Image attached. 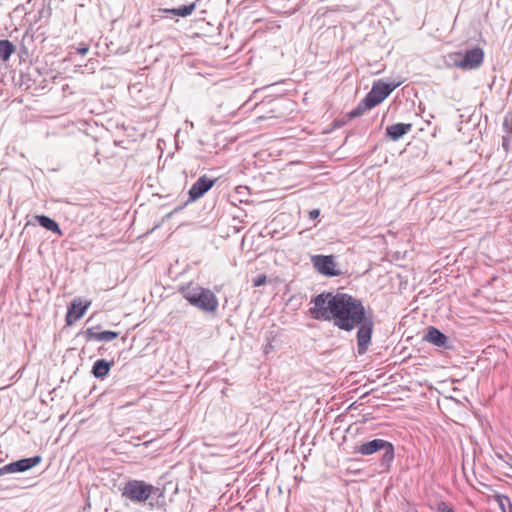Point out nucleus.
Returning a JSON list of instances; mask_svg holds the SVG:
<instances>
[{"instance_id":"5701e85b","label":"nucleus","mask_w":512,"mask_h":512,"mask_svg":"<svg viewBox=\"0 0 512 512\" xmlns=\"http://www.w3.org/2000/svg\"><path fill=\"white\" fill-rule=\"evenodd\" d=\"M88 51H89V46L86 44H83L77 48V53H79L80 55H85L88 53Z\"/></svg>"},{"instance_id":"9b49d317","label":"nucleus","mask_w":512,"mask_h":512,"mask_svg":"<svg viewBox=\"0 0 512 512\" xmlns=\"http://www.w3.org/2000/svg\"><path fill=\"white\" fill-rule=\"evenodd\" d=\"M41 456L37 455L31 458L21 459L8 464V469L12 473L27 471L41 462Z\"/></svg>"},{"instance_id":"4be33fe9","label":"nucleus","mask_w":512,"mask_h":512,"mask_svg":"<svg viewBox=\"0 0 512 512\" xmlns=\"http://www.w3.org/2000/svg\"><path fill=\"white\" fill-rule=\"evenodd\" d=\"M265 283H266V276L265 275H261V276H259L258 278H256L254 280V286L255 287L264 285Z\"/></svg>"},{"instance_id":"dca6fc26","label":"nucleus","mask_w":512,"mask_h":512,"mask_svg":"<svg viewBox=\"0 0 512 512\" xmlns=\"http://www.w3.org/2000/svg\"><path fill=\"white\" fill-rule=\"evenodd\" d=\"M16 46L9 40H0V60L6 62L15 52Z\"/></svg>"},{"instance_id":"b1692460","label":"nucleus","mask_w":512,"mask_h":512,"mask_svg":"<svg viewBox=\"0 0 512 512\" xmlns=\"http://www.w3.org/2000/svg\"><path fill=\"white\" fill-rule=\"evenodd\" d=\"M87 338L88 339H94V340H97V335L99 334V332H94L93 329H88L87 332Z\"/></svg>"},{"instance_id":"7ed1b4c3","label":"nucleus","mask_w":512,"mask_h":512,"mask_svg":"<svg viewBox=\"0 0 512 512\" xmlns=\"http://www.w3.org/2000/svg\"><path fill=\"white\" fill-rule=\"evenodd\" d=\"M155 491L156 488L145 481L130 480L124 485L122 496L132 502L143 503L146 502Z\"/></svg>"},{"instance_id":"6e6552de","label":"nucleus","mask_w":512,"mask_h":512,"mask_svg":"<svg viewBox=\"0 0 512 512\" xmlns=\"http://www.w3.org/2000/svg\"><path fill=\"white\" fill-rule=\"evenodd\" d=\"M359 329L357 332V346L358 353L364 354L368 348V345L371 341L372 331H373V323L371 320L364 319L362 323L359 325Z\"/></svg>"},{"instance_id":"6ab92c4d","label":"nucleus","mask_w":512,"mask_h":512,"mask_svg":"<svg viewBox=\"0 0 512 512\" xmlns=\"http://www.w3.org/2000/svg\"><path fill=\"white\" fill-rule=\"evenodd\" d=\"M371 110L370 108H366L364 100H362L357 107L350 112L351 117H359L363 115L366 111Z\"/></svg>"},{"instance_id":"a878e982","label":"nucleus","mask_w":512,"mask_h":512,"mask_svg":"<svg viewBox=\"0 0 512 512\" xmlns=\"http://www.w3.org/2000/svg\"><path fill=\"white\" fill-rule=\"evenodd\" d=\"M7 469H8V464L5 465L4 467L0 468V476L5 473H12L10 470H7Z\"/></svg>"},{"instance_id":"9d476101","label":"nucleus","mask_w":512,"mask_h":512,"mask_svg":"<svg viewBox=\"0 0 512 512\" xmlns=\"http://www.w3.org/2000/svg\"><path fill=\"white\" fill-rule=\"evenodd\" d=\"M90 305V301L83 303L80 299L73 300L66 314V324L70 326L77 322L83 317Z\"/></svg>"},{"instance_id":"f3484780","label":"nucleus","mask_w":512,"mask_h":512,"mask_svg":"<svg viewBox=\"0 0 512 512\" xmlns=\"http://www.w3.org/2000/svg\"><path fill=\"white\" fill-rule=\"evenodd\" d=\"M195 8H196V4L192 3L190 5L182 6L179 8L165 9L164 11L166 13H171L173 15L186 17V16L191 15L194 12Z\"/></svg>"},{"instance_id":"39448f33","label":"nucleus","mask_w":512,"mask_h":512,"mask_svg":"<svg viewBox=\"0 0 512 512\" xmlns=\"http://www.w3.org/2000/svg\"><path fill=\"white\" fill-rule=\"evenodd\" d=\"M396 88V85L386 83L383 81H376L373 83L370 92L363 99L366 108H374L383 102Z\"/></svg>"},{"instance_id":"a211bd4d","label":"nucleus","mask_w":512,"mask_h":512,"mask_svg":"<svg viewBox=\"0 0 512 512\" xmlns=\"http://www.w3.org/2000/svg\"><path fill=\"white\" fill-rule=\"evenodd\" d=\"M118 332L114 331H103L99 332V334L96 336L98 341H111L118 337Z\"/></svg>"},{"instance_id":"0eeeda50","label":"nucleus","mask_w":512,"mask_h":512,"mask_svg":"<svg viewBox=\"0 0 512 512\" xmlns=\"http://www.w3.org/2000/svg\"><path fill=\"white\" fill-rule=\"evenodd\" d=\"M484 58V52L481 48L468 50L461 60L455 61V66L464 70H472L478 68Z\"/></svg>"},{"instance_id":"423d86ee","label":"nucleus","mask_w":512,"mask_h":512,"mask_svg":"<svg viewBox=\"0 0 512 512\" xmlns=\"http://www.w3.org/2000/svg\"><path fill=\"white\" fill-rule=\"evenodd\" d=\"M314 268L325 276H338L340 271L336 269V262L332 255H314L311 257Z\"/></svg>"},{"instance_id":"bb28decb","label":"nucleus","mask_w":512,"mask_h":512,"mask_svg":"<svg viewBox=\"0 0 512 512\" xmlns=\"http://www.w3.org/2000/svg\"><path fill=\"white\" fill-rule=\"evenodd\" d=\"M503 147L505 150H508V145L506 144V140L504 139L503 140Z\"/></svg>"},{"instance_id":"1a4fd4ad","label":"nucleus","mask_w":512,"mask_h":512,"mask_svg":"<svg viewBox=\"0 0 512 512\" xmlns=\"http://www.w3.org/2000/svg\"><path fill=\"white\" fill-rule=\"evenodd\" d=\"M216 183V179H210L206 175L198 178L189 190V199L195 201L201 198Z\"/></svg>"},{"instance_id":"393cba45","label":"nucleus","mask_w":512,"mask_h":512,"mask_svg":"<svg viewBox=\"0 0 512 512\" xmlns=\"http://www.w3.org/2000/svg\"><path fill=\"white\" fill-rule=\"evenodd\" d=\"M320 215V211L318 209H313L309 211V217L311 219H316Z\"/></svg>"},{"instance_id":"aec40b11","label":"nucleus","mask_w":512,"mask_h":512,"mask_svg":"<svg viewBox=\"0 0 512 512\" xmlns=\"http://www.w3.org/2000/svg\"><path fill=\"white\" fill-rule=\"evenodd\" d=\"M496 498H497V501H498L500 507L502 508L503 512H506L505 504L507 503L510 506L509 498L506 496H501V495H498Z\"/></svg>"},{"instance_id":"f257e3e1","label":"nucleus","mask_w":512,"mask_h":512,"mask_svg":"<svg viewBox=\"0 0 512 512\" xmlns=\"http://www.w3.org/2000/svg\"><path fill=\"white\" fill-rule=\"evenodd\" d=\"M309 314L315 320L331 321L338 328L351 331L365 319L361 301L346 293H321L310 302Z\"/></svg>"},{"instance_id":"20e7f679","label":"nucleus","mask_w":512,"mask_h":512,"mask_svg":"<svg viewBox=\"0 0 512 512\" xmlns=\"http://www.w3.org/2000/svg\"><path fill=\"white\" fill-rule=\"evenodd\" d=\"M380 450H384L383 460L392 462L394 459V447L392 443L383 439H374L355 447V453L361 455H372Z\"/></svg>"},{"instance_id":"4468645a","label":"nucleus","mask_w":512,"mask_h":512,"mask_svg":"<svg viewBox=\"0 0 512 512\" xmlns=\"http://www.w3.org/2000/svg\"><path fill=\"white\" fill-rule=\"evenodd\" d=\"M113 364V361L108 362L104 359L97 360L92 367V374L96 378L103 379L108 375Z\"/></svg>"},{"instance_id":"f03ea898","label":"nucleus","mask_w":512,"mask_h":512,"mask_svg":"<svg viewBox=\"0 0 512 512\" xmlns=\"http://www.w3.org/2000/svg\"><path fill=\"white\" fill-rule=\"evenodd\" d=\"M179 292L190 305L202 311L214 313L218 309L219 302L216 295L197 283L189 282L182 285Z\"/></svg>"},{"instance_id":"2eb2a0df","label":"nucleus","mask_w":512,"mask_h":512,"mask_svg":"<svg viewBox=\"0 0 512 512\" xmlns=\"http://www.w3.org/2000/svg\"><path fill=\"white\" fill-rule=\"evenodd\" d=\"M35 219L37 222L45 229L62 236V230L60 229L58 223L53 219L49 218L45 215H36Z\"/></svg>"},{"instance_id":"412c9836","label":"nucleus","mask_w":512,"mask_h":512,"mask_svg":"<svg viewBox=\"0 0 512 512\" xmlns=\"http://www.w3.org/2000/svg\"><path fill=\"white\" fill-rule=\"evenodd\" d=\"M438 510H439V512H455L453 508H451L444 502L439 504Z\"/></svg>"},{"instance_id":"ddd939ff","label":"nucleus","mask_w":512,"mask_h":512,"mask_svg":"<svg viewBox=\"0 0 512 512\" xmlns=\"http://www.w3.org/2000/svg\"><path fill=\"white\" fill-rule=\"evenodd\" d=\"M424 340L438 347H444L447 343L446 335L435 327L428 328Z\"/></svg>"},{"instance_id":"f8f14e48","label":"nucleus","mask_w":512,"mask_h":512,"mask_svg":"<svg viewBox=\"0 0 512 512\" xmlns=\"http://www.w3.org/2000/svg\"><path fill=\"white\" fill-rule=\"evenodd\" d=\"M412 130L411 123H397L386 128V135L393 141L399 140L402 136Z\"/></svg>"}]
</instances>
